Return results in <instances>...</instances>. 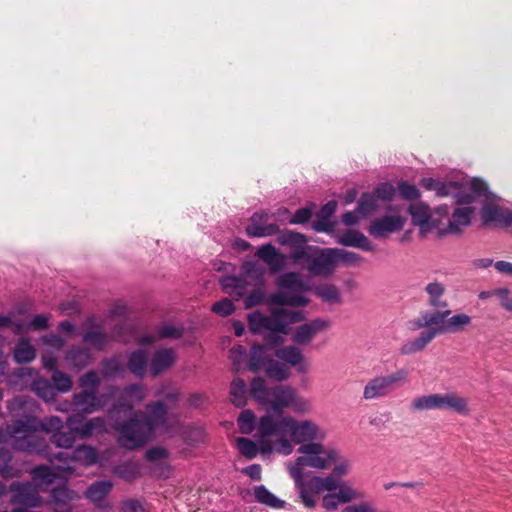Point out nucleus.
<instances>
[{"label":"nucleus","instance_id":"b1692460","mask_svg":"<svg viewBox=\"0 0 512 512\" xmlns=\"http://www.w3.org/2000/svg\"><path fill=\"white\" fill-rule=\"evenodd\" d=\"M474 212L475 209L470 206L455 208L448 221L446 232L453 234L460 233L462 227H466L471 224V219L474 215Z\"/></svg>","mask_w":512,"mask_h":512},{"label":"nucleus","instance_id":"39448f33","mask_svg":"<svg viewBox=\"0 0 512 512\" xmlns=\"http://www.w3.org/2000/svg\"><path fill=\"white\" fill-rule=\"evenodd\" d=\"M460 204L479 203L481 225L487 228H501L512 231V210L499 203L496 194H456Z\"/></svg>","mask_w":512,"mask_h":512},{"label":"nucleus","instance_id":"f257e3e1","mask_svg":"<svg viewBox=\"0 0 512 512\" xmlns=\"http://www.w3.org/2000/svg\"><path fill=\"white\" fill-rule=\"evenodd\" d=\"M257 437L262 453H269L274 448L276 452L287 456L293 452V444H322L326 433L310 419L297 420L292 416L274 419L272 415L266 414L259 419Z\"/></svg>","mask_w":512,"mask_h":512},{"label":"nucleus","instance_id":"2f4dec72","mask_svg":"<svg viewBox=\"0 0 512 512\" xmlns=\"http://www.w3.org/2000/svg\"><path fill=\"white\" fill-rule=\"evenodd\" d=\"M148 355L142 349L131 352L127 362V369L138 378H143L146 374Z\"/></svg>","mask_w":512,"mask_h":512},{"label":"nucleus","instance_id":"72a5a7b5","mask_svg":"<svg viewBox=\"0 0 512 512\" xmlns=\"http://www.w3.org/2000/svg\"><path fill=\"white\" fill-rule=\"evenodd\" d=\"M36 357V350L28 339L21 338L13 349L14 361L18 364H27Z\"/></svg>","mask_w":512,"mask_h":512},{"label":"nucleus","instance_id":"13d9d810","mask_svg":"<svg viewBox=\"0 0 512 512\" xmlns=\"http://www.w3.org/2000/svg\"><path fill=\"white\" fill-rule=\"evenodd\" d=\"M267 315L260 311H255L248 316V326L253 334H260L265 331Z\"/></svg>","mask_w":512,"mask_h":512},{"label":"nucleus","instance_id":"c03bdc74","mask_svg":"<svg viewBox=\"0 0 512 512\" xmlns=\"http://www.w3.org/2000/svg\"><path fill=\"white\" fill-rule=\"evenodd\" d=\"M246 233L251 238L272 236L279 233V226L275 223L260 224L250 221V224L246 227Z\"/></svg>","mask_w":512,"mask_h":512},{"label":"nucleus","instance_id":"8fccbe9b","mask_svg":"<svg viewBox=\"0 0 512 512\" xmlns=\"http://www.w3.org/2000/svg\"><path fill=\"white\" fill-rule=\"evenodd\" d=\"M277 286L290 291H300L303 289V281L297 272H287L277 279Z\"/></svg>","mask_w":512,"mask_h":512},{"label":"nucleus","instance_id":"473e14b6","mask_svg":"<svg viewBox=\"0 0 512 512\" xmlns=\"http://www.w3.org/2000/svg\"><path fill=\"white\" fill-rule=\"evenodd\" d=\"M81 438L102 434L106 431V421L103 417H94L75 427Z\"/></svg>","mask_w":512,"mask_h":512},{"label":"nucleus","instance_id":"774afa93","mask_svg":"<svg viewBox=\"0 0 512 512\" xmlns=\"http://www.w3.org/2000/svg\"><path fill=\"white\" fill-rule=\"evenodd\" d=\"M496 297L500 306L508 312H512V297L508 288H497Z\"/></svg>","mask_w":512,"mask_h":512},{"label":"nucleus","instance_id":"393cba45","mask_svg":"<svg viewBox=\"0 0 512 512\" xmlns=\"http://www.w3.org/2000/svg\"><path fill=\"white\" fill-rule=\"evenodd\" d=\"M337 242L343 246L355 247L364 251H374L371 241L360 231L349 229L341 234Z\"/></svg>","mask_w":512,"mask_h":512},{"label":"nucleus","instance_id":"4c0bfd02","mask_svg":"<svg viewBox=\"0 0 512 512\" xmlns=\"http://www.w3.org/2000/svg\"><path fill=\"white\" fill-rule=\"evenodd\" d=\"M13 455L6 447L0 448V475L3 478H14L20 475V469L12 464Z\"/></svg>","mask_w":512,"mask_h":512},{"label":"nucleus","instance_id":"37998d69","mask_svg":"<svg viewBox=\"0 0 512 512\" xmlns=\"http://www.w3.org/2000/svg\"><path fill=\"white\" fill-rule=\"evenodd\" d=\"M425 291L429 295V305L434 308H445L447 302L442 300L445 293V286L440 282H431L425 287Z\"/></svg>","mask_w":512,"mask_h":512},{"label":"nucleus","instance_id":"c9c22d12","mask_svg":"<svg viewBox=\"0 0 512 512\" xmlns=\"http://www.w3.org/2000/svg\"><path fill=\"white\" fill-rule=\"evenodd\" d=\"M75 466L77 464L88 467L97 462V452L89 445H79L72 451H70Z\"/></svg>","mask_w":512,"mask_h":512},{"label":"nucleus","instance_id":"20e7f679","mask_svg":"<svg viewBox=\"0 0 512 512\" xmlns=\"http://www.w3.org/2000/svg\"><path fill=\"white\" fill-rule=\"evenodd\" d=\"M450 313L451 311L448 309L438 311V318L441 319L440 323H438V327L423 330L416 338L403 344L400 348V353L402 355H412L421 352L436 336L445 333L459 332L471 324L472 318L469 315L459 313L448 317Z\"/></svg>","mask_w":512,"mask_h":512},{"label":"nucleus","instance_id":"4468645a","mask_svg":"<svg viewBox=\"0 0 512 512\" xmlns=\"http://www.w3.org/2000/svg\"><path fill=\"white\" fill-rule=\"evenodd\" d=\"M408 212L411 216L412 224L419 227L422 236H425L439 226L440 221L432 216L430 207L423 202L411 203Z\"/></svg>","mask_w":512,"mask_h":512},{"label":"nucleus","instance_id":"6ab92c4d","mask_svg":"<svg viewBox=\"0 0 512 512\" xmlns=\"http://www.w3.org/2000/svg\"><path fill=\"white\" fill-rule=\"evenodd\" d=\"M137 416L143 421L150 432L154 434L155 430L163 426L167 420V409L163 402L156 401L146 406V412H135Z\"/></svg>","mask_w":512,"mask_h":512},{"label":"nucleus","instance_id":"79ce46f5","mask_svg":"<svg viewBox=\"0 0 512 512\" xmlns=\"http://www.w3.org/2000/svg\"><path fill=\"white\" fill-rule=\"evenodd\" d=\"M230 396L232 403L238 407H244L247 403V386L246 383L240 379L236 378L232 381L230 385Z\"/></svg>","mask_w":512,"mask_h":512},{"label":"nucleus","instance_id":"e433bc0d","mask_svg":"<svg viewBox=\"0 0 512 512\" xmlns=\"http://www.w3.org/2000/svg\"><path fill=\"white\" fill-rule=\"evenodd\" d=\"M50 464L58 471L65 473H73L75 464L70 451H61L55 454L48 452V456H45Z\"/></svg>","mask_w":512,"mask_h":512},{"label":"nucleus","instance_id":"864d4df0","mask_svg":"<svg viewBox=\"0 0 512 512\" xmlns=\"http://www.w3.org/2000/svg\"><path fill=\"white\" fill-rule=\"evenodd\" d=\"M115 473L121 479L131 482L140 476V469L136 463L125 462L117 466Z\"/></svg>","mask_w":512,"mask_h":512},{"label":"nucleus","instance_id":"a18cd8bd","mask_svg":"<svg viewBox=\"0 0 512 512\" xmlns=\"http://www.w3.org/2000/svg\"><path fill=\"white\" fill-rule=\"evenodd\" d=\"M76 428L62 431L61 429L51 435V442L59 448L70 449L76 441Z\"/></svg>","mask_w":512,"mask_h":512},{"label":"nucleus","instance_id":"69168bd1","mask_svg":"<svg viewBox=\"0 0 512 512\" xmlns=\"http://www.w3.org/2000/svg\"><path fill=\"white\" fill-rule=\"evenodd\" d=\"M212 311L220 316H229L235 311V306L230 299L224 298L212 305Z\"/></svg>","mask_w":512,"mask_h":512},{"label":"nucleus","instance_id":"bf43d9fd","mask_svg":"<svg viewBox=\"0 0 512 512\" xmlns=\"http://www.w3.org/2000/svg\"><path fill=\"white\" fill-rule=\"evenodd\" d=\"M38 430L50 433L57 432L63 427V421L58 416H48L42 420H37Z\"/></svg>","mask_w":512,"mask_h":512},{"label":"nucleus","instance_id":"7c9ffc66","mask_svg":"<svg viewBox=\"0 0 512 512\" xmlns=\"http://www.w3.org/2000/svg\"><path fill=\"white\" fill-rule=\"evenodd\" d=\"M101 374L104 378L122 377L125 365L121 355H113L100 362Z\"/></svg>","mask_w":512,"mask_h":512},{"label":"nucleus","instance_id":"ea45409f","mask_svg":"<svg viewBox=\"0 0 512 512\" xmlns=\"http://www.w3.org/2000/svg\"><path fill=\"white\" fill-rule=\"evenodd\" d=\"M253 495L258 503L272 508H283L285 505L284 501L278 499L264 485L255 486L253 489Z\"/></svg>","mask_w":512,"mask_h":512},{"label":"nucleus","instance_id":"58836bf2","mask_svg":"<svg viewBox=\"0 0 512 512\" xmlns=\"http://www.w3.org/2000/svg\"><path fill=\"white\" fill-rule=\"evenodd\" d=\"M145 396L146 389L142 384H130L122 392V398L129 400V403L123 404V406L131 410L135 404L142 402Z\"/></svg>","mask_w":512,"mask_h":512},{"label":"nucleus","instance_id":"a211bd4d","mask_svg":"<svg viewBox=\"0 0 512 512\" xmlns=\"http://www.w3.org/2000/svg\"><path fill=\"white\" fill-rule=\"evenodd\" d=\"M330 322L323 318H316L306 322L295 329L292 341L297 345H307L320 332L327 330Z\"/></svg>","mask_w":512,"mask_h":512},{"label":"nucleus","instance_id":"a19ab883","mask_svg":"<svg viewBox=\"0 0 512 512\" xmlns=\"http://www.w3.org/2000/svg\"><path fill=\"white\" fill-rule=\"evenodd\" d=\"M271 358L266 357V350L264 345L254 344L251 348L248 368L252 372H258L266 366L267 360Z\"/></svg>","mask_w":512,"mask_h":512},{"label":"nucleus","instance_id":"338daca9","mask_svg":"<svg viewBox=\"0 0 512 512\" xmlns=\"http://www.w3.org/2000/svg\"><path fill=\"white\" fill-rule=\"evenodd\" d=\"M50 497V504L70 502L73 498V492L66 487H57L52 489Z\"/></svg>","mask_w":512,"mask_h":512},{"label":"nucleus","instance_id":"bb28decb","mask_svg":"<svg viewBox=\"0 0 512 512\" xmlns=\"http://www.w3.org/2000/svg\"><path fill=\"white\" fill-rule=\"evenodd\" d=\"M113 484L111 481H97L90 485L86 491V497L94 503H98L101 509L110 508L109 503L104 502L105 497L110 493Z\"/></svg>","mask_w":512,"mask_h":512},{"label":"nucleus","instance_id":"9b49d317","mask_svg":"<svg viewBox=\"0 0 512 512\" xmlns=\"http://www.w3.org/2000/svg\"><path fill=\"white\" fill-rule=\"evenodd\" d=\"M277 242L281 246L292 249L289 259L295 264L301 261L308 262L313 252L318 251L317 246L308 245V239L304 234L292 230H284L278 234Z\"/></svg>","mask_w":512,"mask_h":512},{"label":"nucleus","instance_id":"4be33fe9","mask_svg":"<svg viewBox=\"0 0 512 512\" xmlns=\"http://www.w3.org/2000/svg\"><path fill=\"white\" fill-rule=\"evenodd\" d=\"M394 194H362L358 201L357 209L362 218L374 215L381 209L383 203L392 200Z\"/></svg>","mask_w":512,"mask_h":512},{"label":"nucleus","instance_id":"6e6552de","mask_svg":"<svg viewBox=\"0 0 512 512\" xmlns=\"http://www.w3.org/2000/svg\"><path fill=\"white\" fill-rule=\"evenodd\" d=\"M409 381V371L405 368L398 369L388 375H377L368 380L363 388V399L371 401L385 398L394 393Z\"/></svg>","mask_w":512,"mask_h":512},{"label":"nucleus","instance_id":"5fc2aeb1","mask_svg":"<svg viewBox=\"0 0 512 512\" xmlns=\"http://www.w3.org/2000/svg\"><path fill=\"white\" fill-rule=\"evenodd\" d=\"M51 380L53 382L54 389L58 392L66 393L72 389L73 381L71 377L60 370L54 371L51 375Z\"/></svg>","mask_w":512,"mask_h":512},{"label":"nucleus","instance_id":"6e6d98bb","mask_svg":"<svg viewBox=\"0 0 512 512\" xmlns=\"http://www.w3.org/2000/svg\"><path fill=\"white\" fill-rule=\"evenodd\" d=\"M238 427L242 434H250L255 429V415L251 410L241 411L238 420Z\"/></svg>","mask_w":512,"mask_h":512},{"label":"nucleus","instance_id":"423d86ee","mask_svg":"<svg viewBox=\"0 0 512 512\" xmlns=\"http://www.w3.org/2000/svg\"><path fill=\"white\" fill-rule=\"evenodd\" d=\"M294 391L292 387L284 385L268 388L265 380L261 377L254 378L250 385L251 396L259 404H269L271 409L279 415L282 414L284 408L290 405Z\"/></svg>","mask_w":512,"mask_h":512},{"label":"nucleus","instance_id":"09e8293b","mask_svg":"<svg viewBox=\"0 0 512 512\" xmlns=\"http://www.w3.org/2000/svg\"><path fill=\"white\" fill-rule=\"evenodd\" d=\"M264 369L270 378L278 381H283L290 375L288 366L274 359L267 360Z\"/></svg>","mask_w":512,"mask_h":512},{"label":"nucleus","instance_id":"3c124183","mask_svg":"<svg viewBox=\"0 0 512 512\" xmlns=\"http://www.w3.org/2000/svg\"><path fill=\"white\" fill-rule=\"evenodd\" d=\"M314 293L317 297L328 303H339L341 302V294L339 289L332 284H322L316 286Z\"/></svg>","mask_w":512,"mask_h":512},{"label":"nucleus","instance_id":"2eb2a0df","mask_svg":"<svg viewBox=\"0 0 512 512\" xmlns=\"http://www.w3.org/2000/svg\"><path fill=\"white\" fill-rule=\"evenodd\" d=\"M332 248L321 249L313 252L307 266V270L313 276L328 277L332 275L336 269L335 258Z\"/></svg>","mask_w":512,"mask_h":512},{"label":"nucleus","instance_id":"f3484780","mask_svg":"<svg viewBox=\"0 0 512 512\" xmlns=\"http://www.w3.org/2000/svg\"><path fill=\"white\" fill-rule=\"evenodd\" d=\"M71 405L73 410L81 414H92L100 411L105 401L102 396L93 391L82 390L72 395Z\"/></svg>","mask_w":512,"mask_h":512},{"label":"nucleus","instance_id":"cd10ccee","mask_svg":"<svg viewBox=\"0 0 512 512\" xmlns=\"http://www.w3.org/2000/svg\"><path fill=\"white\" fill-rule=\"evenodd\" d=\"M220 284L225 293L236 299L243 298L248 294V283L242 277L225 276L220 280Z\"/></svg>","mask_w":512,"mask_h":512},{"label":"nucleus","instance_id":"de8ad7c7","mask_svg":"<svg viewBox=\"0 0 512 512\" xmlns=\"http://www.w3.org/2000/svg\"><path fill=\"white\" fill-rule=\"evenodd\" d=\"M440 318H438V311L436 312H429L424 311L421 313V316L419 318L414 319L412 324L413 330L423 329L424 330H430L434 327H438V323H440Z\"/></svg>","mask_w":512,"mask_h":512},{"label":"nucleus","instance_id":"c85d7f7f","mask_svg":"<svg viewBox=\"0 0 512 512\" xmlns=\"http://www.w3.org/2000/svg\"><path fill=\"white\" fill-rule=\"evenodd\" d=\"M65 361L69 367L80 370L91 363L92 355L86 347H72L66 352Z\"/></svg>","mask_w":512,"mask_h":512},{"label":"nucleus","instance_id":"f03ea898","mask_svg":"<svg viewBox=\"0 0 512 512\" xmlns=\"http://www.w3.org/2000/svg\"><path fill=\"white\" fill-rule=\"evenodd\" d=\"M7 409L13 417L20 418L11 422L12 447L17 451L48 456L49 445L38 434L37 418L31 415L38 410L36 401L29 396L19 395L9 401Z\"/></svg>","mask_w":512,"mask_h":512},{"label":"nucleus","instance_id":"9d476101","mask_svg":"<svg viewBox=\"0 0 512 512\" xmlns=\"http://www.w3.org/2000/svg\"><path fill=\"white\" fill-rule=\"evenodd\" d=\"M118 442L127 449H137L144 446L153 436L136 413L126 422L118 424Z\"/></svg>","mask_w":512,"mask_h":512},{"label":"nucleus","instance_id":"603ef678","mask_svg":"<svg viewBox=\"0 0 512 512\" xmlns=\"http://www.w3.org/2000/svg\"><path fill=\"white\" fill-rule=\"evenodd\" d=\"M331 251L333 252L336 266L339 262H342L347 266L358 265L363 260L359 254L344 249L332 248Z\"/></svg>","mask_w":512,"mask_h":512},{"label":"nucleus","instance_id":"f704fd0d","mask_svg":"<svg viewBox=\"0 0 512 512\" xmlns=\"http://www.w3.org/2000/svg\"><path fill=\"white\" fill-rule=\"evenodd\" d=\"M271 303L282 306L304 307L309 303V300L301 294L293 293V291H280L271 296Z\"/></svg>","mask_w":512,"mask_h":512},{"label":"nucleus","instance_id":"0eeeda50","mask_svg":"<svg viewBox=\"0 0 512 512\" xmlns=\"http://www.w3.org/2000/svg\"><path fill=\"white\" fill-rule=\"evenodd\" d=\"M420 186L428 191L449 192L457 190L458 192H491L487 181L481 177H470L463 175L460 178H422Z\"/></svg>","mask_w":512,"mask_h":512},{"label":"nucleus","instance_id":"7ed1b4c3","mask_svg":"<svg viewBox=\"0 0 512 512\" xmlns=\"http://www.w3.org/2000/svg\"><path fill=\"white\" fill-rule=\"evenodd\" d=\"M298 452L302 456H299L293 463L289 464V473L295 481L302 503L307 508H313L315 506V494L305 487L303 468L327 469L339 459V453L337 450L326 448L320 443L300 446Z\"/></svg>","mask_w":512,"mask_h":512},{"label":"nucleus","instance_id":"412c9836","mask_svg":"<svg viewBox=\"0 0 512 512\" xmlns=\"http://www.w3.org/2000/svg\"><path fill=\"white\" fill-rule=\"evenodd\" d=\"M176 362V352L172 348L157 349L149 365V372L153 377H156L164 371L170 369Z\"/></svg>","mask_w":512,"mask_h":512},{"label":"nucleus","instance_id":"052dcab7","mask_svg":"<svg viewBox=\"0 0 512 512\" xmlns=\"http://www.w3.org/2000/svg\"><path fill=\"white\" fill-rule=\"evenodd\" d=\"M239 452L248 459L256 457L258 448L255 442L248 438L239 437L236 439Z\"/></svg>","mask_w":512,"mask_h":512},{"label":"nucleus","instance_id":"dca6fc26","mask_svg":"<svg viewBox=\"0 0 512 512\" xmlns=\"http://www.w3.org/2000/svg\"><path fill=\"white\" fill-rule=\"evenodd\" d=\"M10 491L12 493L11 501L13 504L36 507L41 503L36 485L30 482H13L10 485Z\"/></svg>","mask_w":512,"mask_h":512},{"label":"nucleus","instance_id":"f8f14e48","mask_svg":"<svg viewBox=\"0 0 512 512\" xmlns=\"http://www.w3.org/2000/svg\"><path fill=\"white\" fill-rule=\"evenodd\" d=\"M304 319L301 311H293L290 309H275L270 315H267L265 323V331L288 333V326L293 323L300 322Z\"/></svg>","mask_w":512,"mask_h":512},{"label":"nucleus","instance_id":"5701e85b","mask_svg":"<svg viewBox=\"0 0 512 512\" xmlns=\"http://www.w3.org/2000/svg\"><path fill=\"white\" fill-rule=\"evenodd\" d=\"M243 270L248 275H255L259 282L262 284V273L258 270L257 264L253 262H248L243 265ZM264 289L263 287H257L256 289L248 292L247 296L244 299L245 308H252L254 306H258L262 304L264 301Z\"/></svg>","mask_w":512,"mask_h":512},{"label":"nucleus","instance_id":"ddd939ff","mask_svg":"<svg viewBox=\"0 0 512 512\" xmlns=\"http://www.w3.org/2000/svg\"><path fill=\"white\" fill-rule=\"evenodd\" d=\"M406 224V218L401 215H386L371 221L368 233L374 238L384 239L390 234L401 231Z\"/></svg>","mask_w":512,"mask_h":512},{"label":"nucleus","instance_id":"a878e982","mask_svg":"<svg viewBox=\"0 0 512 512\" xmlns=\"http://www.w3.org/2000/svg\"><path fill=\"white\" fill-rule=\"evenodd\" d=\"M275 356L291 366H298V371L306 372L308 365L303 364V353L297 346L289 345L278 348Z\"/></svg>","mask_w":512,"mask_h":512},{"label":"nucleus","instance_id":"e2e57ef3","mask_svg":"<svg viewBox=\"0 0 512 512\" xmlns=\"http://www.w3.org/2000/svg\"><path fill=\"white\" fill-rule=\"evenodd\" d=\"M183 335V328L171 324H164L157 329V336L160 339H179Z\"/></svg>","mask_w":512,"mask_h":512},{"label":"nucleus","instance_id":"1a4fd4ad","mask_svg":"<svg viewBox=\"0 0 512 512\" xmlns=\"http://www.w3.org/2000/svg\"><path fill=\"white\" fill-rule=\"evenodd\" d=\"M411 409L413 411L453 410L461 415L469 413L467 399L455 392L416 397L411 402Z\"/></svg>","mask_w":512,"mask_h":512},{"label":"nucleus","instance_id":"680f3d73","mask_svg":"<svg viewBox=\"0 0 512 512\" xmlns=\"http://www.w3.org/2000/svg\"><path fill=\"white\" fill-rule=\"evenodd\" d=\"M229 358L236 371L241 369V365L247 358L246 348L242 345H235L229 351Z\"/></svg>","mask_w":512,"mask_h":512},{"label":"nucleus","instance_id":"49530a36","mask_svg":"<svg viewBox=\"0 0 512 512\" xmlns=\"http://www.w3.org/2000/svg\"><path fill=\"white\" fill-rule=\"evenodd\" d=\"M31 389L46 402L52 401L56 397L53 385L44 378L35 379L32 382Z\"/></svg>","mask_w":512,"mask_h":512},{"label":"nucleus","instance_id":"aec40b11","mask_svg":"<svg viewBox=\"0 0 512 512\" xmlns=\"http://www.w3.org/2000/svg\"><path fill=\"white\" fill-rule=\"evenodd\" d=\"M256 256L268 265L271 274L282 271L287 265L288 257L277 251L272 244L259 247Z\"/></svg>","mask_w":512,"mask_h":512},{"label":"nucleus","instance_id":"4d7b16f0","mask_svg":"<svg viewBox=\"0 0 512 512\" xmlns=\"http://www.w3.org/2000/svg\"><path fill=\"white\" fill-rule=\"evenodd\" d=\"M100 378L94 370H90L79 378V385L83 390L98 393Z\"/></svg>","mask_w":512,"mask_h":512},{"label":"nucleus","instance_id":"0e129e2a","mask_svg":"<svg viewBox=\"0 0 512 512\" xmlns=\"http://www.w3.org/2000/svg\"><path fill=\"white\" fill-rule=\"evenodd\" d=\"M33 479L40 480L45 484H50L55 479V474L52 472L51 468L46 465H39L35 467L32 471Z\"/></svg>","mask_w":512,"mask_h":512},{"label":"nucleus","instance_id":"c756f323","mask_svg":"<svg viewBox=\"0 0 512 512\" xmlns=\"http://www.w3.org/2000/svg\"><path fill=\"white\" fill-rule=\"evenodd\" d=\"M83 342L95 348L104 350L110 342L109 335L103 330L101 325H94L83 334Z\"/></svg>","mask_w":512,"mask_h":512}]
</instances>
